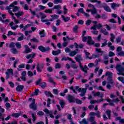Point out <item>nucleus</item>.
Here are the masks:
<instances>
[{
  "mask_svg": "<svg viewBox=\"0 0 124 124\" xmlns=\"http://www.w3.org/2000/svg\"><path fill=\"white\" fill-rule=\"evenodd\" d=\"M42 81V78H39L35 82L36 86H38L40 84H41V81Z\"/></svg>",
  "mask_w": 124,
  "mask_h": 124,
  "instance_id": "47",
  "label": "nucleus"
},
{
  "mask_svg": "<svg viewBox=\"0 0 124 124\" xmlns=\"http://www.w3.org/2000/svg\"><path fill=\"white\" fill-rule=\"evenodd\" d=\"M87 44L90 46H91L92 45H94V41L93 40V38L91 37V38L87 40Z\"/></svg>",
  "mask_w": 124,
  "mask_h": 124,
  "instance_id": "22",
  "label": "nucleus"
},
{
  "mask_svg": "<svg viewBox=\"0 0 124 124\" xmlns=\"http://www.w3.org/2000/svg\"><path fill=\"white\" fill-rule=\"evenodd\" d=\"M53 93L55 95L59 94V90H58V89H53Z\"/></svg>",
  "mask_w": 124,
  "mask_h": 124,
  "instance_id": "58",
  "label": "nucleus"
},
{
  "mask_svg": "<svg viewBox=\"0 0 124 124\" xmlns=\"http://www.w3.org/2000/svg\"><path fill=\"white\" fill-rule=\"evenodd\" d=\"M16 46L18 49H21V48H22V45L19 42H17L16 44Z\"/></svg>",
  "mask_w": 124,
  "mask_h": 124,
  "instance_id": "53",
  "label": "nucleus"
},
{
  "mask_svg": "<svg viewBox=\"0 0 124 124\" xmlns=\"http://www.w3.org/2000/svg\"><path fill=\"white\" fill-rule=\"evenodd\" d=\"M18 4V2L17 1H14L12 4H10V6L12 7H14L16 6L15 5H17Z\"/></svg>",
  "mask_w": 124,
  "mask_h": 124,
  "instance_id": "54",
  "label": "nucleus"
},
{
  "mask_svg": "<svg viewBox=\"0 0 124 124\" xmlns=\"http://www.w3.org/2000/svg\"><path fill=\"white\" fill-rule=\"evenodd\" d=\"M118 80H119V81H120L121 82H122V83H123V84H124V77H119L117 78Z\"/></svg>",
  "mask_w": 124,
  "mask_h": 124,
  "instance_id": "52",
  "label": "nucleus"
},
{
  "mask_svg": "<svg viewBox=\"0 0 124 124\" xmlns=\"http://www.w3.org/2000/svg\"><path fill=\"white\" fill-rule=\"evenodd\" d=\"M37 115L38 116H44V113L43 111H39L38 112H37Z\"/></svg>",
  "mask_w": 124,
  "mask_h": 124,
  "instance_id": "62",
  "label": "nucleus"
},
{
  "mask_svg": "<svg viewBox=\"0 0 124 124\" xmlns=\"http://www.w3.org/2000/svg\"><path fill=\"white\" fill-rule=\"evenodd\" d=\"M79 124H88L89 122L87 121V120L86 119H83L82 121H79Z\"/></svg>",
  "mask_w": 124,
  "mask_h": 124,
  "instance_id": "41",
  "label": "nucleus"
},
{
  "mask_svg": "<svg viewBox=\"0 0 124 124\" xmlns=\"http://www.w3.org/2000/svg\"><path fill=\"white\" fill-rule=\"evenodd\" d=\"M55 68L56 69H60L62 68V65L59 63H56L55 64Z\"/></svg>",
  "mask_w": 124,
  "mask_h": 124,
  "instance_id": "44",
  "label": "nucleus"
},
{
  "mask_svg": "<svg viewBox=\"0 0 124 124\" xmlns=\"http://www.w3.org/2000/svg\"><path fill=\"white\" fill-rule=\"evenodd\" d=\"M67 99L70 103H74L75 102V98L74 96L69 94L67 95Z\"/></svg>",
  "mask_w": 124,
  "mask_h": 124,
  "instance_id": "12",
  "label": "nucleus"
},
{
  "mask_svg": "<svg viewBox=\"0 0 124 124\" xmlns=\"http://www.w3.org/2000/svg\"><path fill=\"white\" fill-rule=\"evenodd\" d=\"M61 5H55L53 7L54 9H56V10L61 9Z\"/></svg>",
  "mask_w": 124,
  "mask_h": 124,
  "instance_id": "63",
  "label": "nucleus"
},
{
  "mask_svg": "<svg viewBox=\"0 0 124 124\" xmlns=\"http://www.w3.org/2000/svg\"><path fill=\"white\" fill-rule=\"evenodd\" d=\"M110 4V7L111 9H112L113 10H116V8L118 7H120V6L121 5L120 4L113 2Z\"/></svg>",
  "mask_w": 124,
  "mask_h": 124,
  "instance_id": "13",
  "label": "nucleus"
},
{
  "mask_svg": "<svg viewBox=\"0 0 124 124\" xmlns=\"http://www.w3.org/2000/svg\"><path fill=\"white\" fill-rule=\"evenodd\" d=\"M62 53V50L58 49L57 50H52V54L53 56H57V55H59V54H61Z\"/></svg>",
  "mask_w": 124,
  "mask_h": 124,
  "instance_id": "25",
  "label": "nucleus"
},
{
  "mask_svg": "<svg viewBox=\"0 0 124 124\" xmlns=\"http://www.w3.org/2000/svg\"><path fill=\"white\" fill-rule=\"evenodd\" d=\"M18 34H19V35H21V36L18 37L17 38V41H22V40H24V39H26V38H24L25 37V35H24V34L19 32Z\"/></svg>",
  "mask_w": 124,
  "mask_h": 124,
  "instance_id": "23",
  "label": "nucleus"
},
{
  "mask_svg": "<svg viewBox=\"0 0 124 124\" xmlns=\"http://www.w3.org/2000/svg\"><path fill=\"white\" fill-rule=\"evenodd\" d=\"M61 18L63 19V21L66 23V22H68L69 20H70V17L69 16H67L66 17H64V16L62 15L61 16Z\"/></svg>",
  "mask_w": 124,
  "mask_h": 124,
  "instance_id": "31",
  "label": "nucleus"
},
{
  "mask_svg": "<svg viewBox=\"0 0 124 124\" xmlns=\"http://www.w3.org/2000/svg\"><path fill=\"white\" fill-rule=\"evenodd\" d=\"M11 51L12 54H14V55L18 54V50H17V49L14 47L11 49Z\"/></svg>",
  "mask_w": 124,
  "mask_h": 124,
  "instance_id": "37",
  "label": "nucleus"
},
{
  "mask_svg": "<svg viewBox=\"0 0 124 124\" xmlns=\"http://www.w3.org/2000/svg\"><path fill=\"white\" fill-rule=\"evenodd\" d=\"M13 75V69H8L7 71L5 72L6 74V79H9L10 78V74Z\"/></svg>",
  "mask_w": 124,
  "mask_h": 124,
  "instance_id": "10",
  "label": "nucleus"
},
{
  "mask_svg": "<svg viewBox=\"0 0 124 124\" xmlns=\"http://www.w3.org/2000/svg\"><path fill=\"white\" fill-rule=\"evenodd\" d=\"M39 34L40 35V37H45L46 36V33H45V30H42L40 31Z\"/></svg>",
  "mask_w": 124,
  "mask_h": 124,
  "instance_id": "27",
  "label": "nucleus"
},
{
  "mask_svg": "<svg viewBox=\"0 0 124 124\" xmlns=\"http://www.w3.org/2000/svg\"><path fill=\"white\" fill-rule=\"evenodd\" d=\"M27 75H28L29 77H32L33 76V73L31 71H28L27 72Z\"/></svg>",
  "mask_w": 124,
  "mask_h": 124,
  "instance_id": "50",
  "label": "nucleus"
},
{
  "mask_svg": "<svg viewBox=\"0 0 124 124\" xmlns=\"http://www.w3.org/2000/svg\"><path fill=\"white\" fill-rule=\"evenodd\" d=\"M100 7L103 8L107 12H112V10L110 7L107 5V4L105 3H102L100 4Z\"/></svg>",
  "mask_w": 124,
  "mask_h": 124,
  "instance_id": "5",
  "label": "nucleus"
},
{
  "mask_svg": "<svg viewBox=\"0 0 124 124\" xmlns=\"http://www.w3.org/2000/svg\"><path fill=\"white\" fill-rule=\"evenodd\" d=\"M5 106H6V110H8L10 107H11V105H10V103H6L5 104Z\"/></svg>",
  "mask_w": 124,
  "mask_h": 124,
  "instance_id": "56",
  "label": "nucleus"
},
{
  "mask_svg": "<svg viewBox=\"0 0 124 124\" xmlns=\"http://www.w3.org/2000/svg\"><path fill=\"white\" fill-rule=\"evenodd\" d=\"M95 52L97 54L101 53V54L100 55V56H103V53H104V51H102V50H101V48H96L95 49Z\"/></svg>",
  "mask_w": 124,
  "mask_h": 124,
  "instance_id": "29",
  "label": "nucleus"
},
{
  "mask_svg": "<svg viewBox=\"0 0 124 124\" xmlns=\"http://www.w3.org/2000/svg\"><path fill=\"white\" fill-rule=\"evenodd\" d=\"M63 41L64 42L62 44L63 47H66L68 45V42L66 41V38L65 37H63Z\"/></svg>",
  "mask_w": 124,
  "mask_h": 124,
  "instance_id": "30",
  "label": "nucleus"
},
{
  "mask_svg": "<svg viewBox=\"0 0 124 124\" xmlns=\"http://www.w3.org/2000/svg\"><path fill=\"white\" fill-rule=\"evenodd\" d=\"M75 90H76V91H78V93H80L81 92V93L79 94V95L81 97L85 96V94L87 93V88H82L81 89V88H80L79 86H75Z\"/></svg>",
  "mask_w": 124,
  "mask_h": 124,
  "instance_id": "2",
  "label": "nucleus"
},
{
  "mask_svg": "<svg viewBox=\"0 0 124 124\" xmlns=\"http://www.w3.org/2000/svg\"><path fill=\"white\" fill-rule=\"evenodd\" d=\"M59 104H60V106L61 107V108H62V109H63V108H64V106L65 105V102H64V101H63L62 100H61L60 101Z\"/></svg>",
  "mask_w": 124,
  "mask_h": 124,
  "instance_id": "33",
  "label": "nucleus"
},
{
  "mask_svg": "<svg viewBox=\"0 0 124 124\" xmlns=\"http://www.w3.org/2000/svg\"><path fill=\"white\" fill-rule=\"evenodd\" d=\"M117 71L118 72L117 74L118 75H122L124 76V67H123L122 65L120 64H117L115 67Z\"/></svg>",
  "mask_w": 124,
  "mask_h": 124,
  "instance_id": "3",
  "label": "nucleus"
},
{
  "mask_svg": "<svg viewBox=\"0 0 124 124\" xmlns=\"http://www.w3.org/2000/svg\"><path fill=\"white\" fill-rule=\"evenodd\" d=\"M85 24H86V26H90V25H91V24H92V20H88L86 22Z\"/></svg>",
  "mask_w": 124,
  "mask_h": 124,
  "instance_id": "64",
  "label": "nucleus"
},
{
  "mask_svg": "<svg viewBox=\"0 0 124 124\" xmlns=\"http://www.w3.org/2000/svg\"><path fill=\"white\" fill-rule=\"evenodd\" d=\"M24 85H18L16 88V91L18 93H20L24 90Z\"/></svg>",
  "mask_w": 124,
  "mask_h": 124,
  "instance_id": "17",
  "label": "nucleus"
},
{
  "mask_svg": "<svg viewBox=\"0 0 124 124\" xmlns=\"http://www.w3.org/2000/svg\"><path fill=\"white\" fill-rule=\"evenodd\" d=\"M93 95L95 97H96V96H97L98 97H100L101 98H102L101 99L97 100V102H99V103L102 102V101H103L104 100V99H103V95H104L103 93H100V92H97L95 93H93Z\"/></svg>",
  "mask_w": 124,
  "mask_h": 124,
  "instance_id": "4",
  "label": "nucleus"
},
{
  "mask_svg": "<svg viewBox=\"0 0 124 124\" xmlns=\"http://www.w3.org/2000/svg\"><path fill=\"white\" fill-rule=\"evenodd\" d=\"M20 115L21 114L19 113H12L11 114V117H13V118H19Z\"/></svg>",
  "mask_w": 124,
  "mask_h": 124,
  "instance_id": "36",
  "label": "nucleus"
},
{
  "mask_svg": "<svg viewBox=\"0 0 124 124\" xmlns=\"http://www.w3.org/2000/svg\"><path fill=\"white\" fill-rule=\"evenodd\" d=\"M75 60L76 62H78L79 66H80L82 67V62H81L83 61V58H82V57L81 56V55L78 56L77 57L75 58Z\"/></svg>",
  "mask_w": 124,
  "mask_h": 124,
  "instance_id": "16",
  "label": "nucleus"
},
{
  "mask_svg": "<svg viewBox=\"0 0 124 124\" xmlns=\"http://www.w3.org/2000/svg\"><path fill=\"white\" fill-rule=\"evenodd\" d=\"M38 50L42 52V53H45L46 52H49L50 51V47L47 46L44 47L43 46H39L38 47Z\"/></svg>",
  "mask_w": 124,
  "mask_h": 124,
  "instance_id": "6",
  "label": "nucleus"
},
{
  "mask_svg": "<svg viewBox=\"0 0 124 124\" xmlns=\"http://www.w3.org/2000/svg\"><path fill=\"white\" fill-rule=\"evenodd\" d=\"M51 17L53 19V20H57V19H59L60 16L58 15H52L51 16Z\"/></svg>",
  "mask_w": 124,
  "mask_h": 124,
  "instance_id": "40",
  "label": "nucleus"
},
{
  "mask_svg": "<svg viewBox=\"0 0 124 124\" xmlns=\"http://www.w3.org/2000/svg\"><path fill=\"white\" fill-rule=\"evenodd\" d=\"M48 82L49 83H51V84H53L54 86H56V82L54 81V79H53L52 78H48Z\"/></svg>",
  "mask_w": 124,
  "mask_h": 124,
  "instance_id": "43",
  "label": "nucleus"
},
{
  "mask_svg": "<svg viewBox=\"0 0 124 124\" xmlns=\"http://www.w3.org/2000/svg\"><path fill=\"white\" fill-rule=\"evenodd\" d=\"M43 111L46 115H49V117H50L51 119H54V118H55V116L53 115V112L52 110H49L47 108H45Z\"/></svg>",
  "mask_w": 124,
  "mask_h": 124,
  "instance_id": "11",
  "label": "nucleus"
},
{
  "mask_svg": "<svg viewBox=\"0 0 124 124\" xmlns=\"http://www.w3.org/2000/svg\"><path fill=\"white\" fill-rule=\"evenodd\" d=\"M40 87L42 88V89H45L46 88V86H47V84L45 82H42L40 85Z\"/></svg>",
  "mask_w": 124,
  "mask_h": 124,
  "instance_id": "39",
  "label": "nucleus"
},
{
  "mask_svg": "<svg viewBox=\"0 0 124 124\" xmlns=\"http://www.w3.org/2000/svg\"><path fill=\"white\" fill-rule=\"evenodd\" d=\"M67 119L69 120L70 124H75V123H74L73 122V116H72V114H68L67 115Z\"/></svg>",
  "mask_w": 124,
  "mask_h": 124,
  "instance_id": "15",
  "label": "nucleus"
},
{
  "mask_svg": "<svg viewBox=\"0 0 124 124\" xmlns=\"http://www.w3.org/2000/svg\"><path fill=\"white\" fill-rule=\"evenodd\" d=\"M96 89L98 91H102V92H105V90L103 89V87H102V86H98Z\"/></svg>",
  "mask_w": 124,
  "mask_h": 124,
  "instance_id": "61",
  "label": "nucleus"
},
{
  "mask_svg": "<svg viewBox=\"0 0 124 124\" xmlns=\"http://www.w3.org/2000/svg\"><path fill=\"white\" fill-rule=\"evenodd\" d=\"M108 56L110 58H112V57H114V56H115V53L112 51H109L108 52Z\"/></svg>",
  "mask_w": 124,
  "mask_h": 124,
  "instance_id": "59",
  "label": "nucleus"
},
{
  "mask_svg": "<svg viewBox=\"0 0 124 124\" xmlns=\"http://www.w3.org/2000/svg\"><path fill=\"white\" fill-rule=\"evenodd\" d=\"M75 102H76L77 104L79 105L82 104V103H83V102H82V101L79 99H75Z\"/></svg>",
  "mask_w": 124,
  "mask_h": 124,
  "instance_id": "42",
  "label": "nucleus"
},
{
  "mask_svg": "<svg viewBox=\"0 0 124 124\" xmlns=\"http://www.w3.org/2000/svg\"><path fill=\"white\" fill-rule=\"evenodd\" d=\"M105 76L108 77L107 80L108 81V83L112 85L113 83V73L108 71L106 72L105 75H103L101 77V78L103 79Z\"/></svg>",
  "mask_w": 124,
  "mask_h": 124,
  "instance_id": "1",
  "label": "nucleus"
},
{
  "mask_svg": "<svg viewBox=\"0 0 124 124\" xmlns=\"http://www.w3.org/2000/svg\"><path fill=\"white\" fill-rule=\"evenodd\" d=\"M31 42H35V43H38L39 42V41L36 39V38H33L32 39H31L30 40Z\"/></svg>",
  "mask_w": 124,
  "mask_h": 124,
  "instance_id": "45",
  "label": "nucleus"
},
{
  "mask_svg": "<svg viewBox=\"0 0 124 124\" xmlns=\"http://www.w3.org/2000/svg\"><path fill=\"white\" fill-rule=\"evenodd\" d=\"M106 114L107 115L109 120H111V114H112V111L110 109H107L106 111Z\"/></svg>",
  "mask_w": 124,
  "mask_h": 124,
  "instance_id": "28",
  "label": "nucleus"
},
{
  "mask_svg": "<svg viewBox=\"0 0 124 124\" xmlns=\"http://www.w3.org/2000/svg\"><path fill=\"white\" fill-rule=\"evenodd\" d=\"M78 51H79V49H75L74 51H72L70 52V56L71 57H74V56H75V55H76V54L78 53Z\"/></svg>",
  "mask_w": 124,
  "mask_h": 124,
  "instance_id": "26",
  "label": "nucleus"
},
{
  "mask_svg": "<svg viewBox=\"0 0 124 124\" xmlns=\"http://www.w3.org/2000/svg\"><path fill=\"white\" fill-rule=\"evenodd\" d=\"M35 55L36 54L34 53H32L31 54H28L26 56V59H27V60H29L30 59H33V58H34L35 57Z\"/></svg>",
  "mask_w": 124,
  "mask_h": 124,
  "instance_id": "24",
  "label": "nucleus"
},
{
  "mask_svg": "<svg viewBox=\"0 0 124 124\" xmlns=\"http://www.w3.org/2000/svg\"><path fill=\"white\" fill-rule=\"evenodd\" d=\"M13 7V12H17L19 10V7L18 6H15Z\"/></svg>",
  "mask_w": 124,
  "mask_h": 124,
  "instance_id": "49",
  "label": "nucleus"
},
{
  "mask_svg": "<svg viewBox=\"0 0 124 124\" xmlns=\"http://www.w3.org/2000/svg\"><path fill=\"white\" fill-rule=\"evenodd\" d=\"M116 51L118 53L117 54H116V56L118 57H122L124 56V51H123V48L121 46L117 47Z\"/></svg>",
  "mask_w": 124,
  "mask_h": 124,
  "instance_id": "7",
  "label": "nucleus"
},
{
  "mask_svg": "<svg viewBox=\"0 0 124 124\" xmlns=\"http://www.w3.org/2000/svg\"><path fill=\"white\" fill-rule=\"evenodd\" d=\"M78 12H79V13H81L82 14H84V13H85V11L84 10V9L82 8L78 9Z\"/></svg>",
  "mask_w": 124,
  "mask_h": 124,
  "instance_id": "57",
  "label": "nucleus"
},
{
  "mask_svg": "<svg viewBox=\"0 0 124 124\" xmlns=\"http://www.w3.org/2000/svg\"><path fill=\"white\" fill-rule=\"evenodd\" d=\"M110 36H111V37L110 38V41L112 43H114V42H115V41L114 40V39H115V35H114V34L111 33L110 34Z\"/></svg>",
  "mask_w": 124,
  "mask_h": 124,
  "instance_id": "35",
  "label": "nucleus"
},
{
  "mask_svg": "<svg viewBox=\"0 0 124 124\" xmlns=\"http://www.w3.org/2000/svg\"><path fill=\"white\" fill-rule=\"evenodd\" d=\"M45 13H49L50 14H52V13H53V10H52L51 9H46L45 11Z\"/></svg>",
  "mask_w": 124,
  "mask_h": 124,
  "instance_id": "60",
  "label": "nucleus"
},
{
  "mask_svg": "<svg viewBox=\"0 0 124 124\" xmlns=\"http://www.w3.org/2000/svg\"><path fill=\"white\" fill-rule=\"evenodd\" d=\"M31 116L32 117V120L33 122L36 121V115H34V113H31Z\"/></svg>",
  "mask_w": 124,
  "mask_h": 124,
  "instance_id": "48",
  "label": "nucleus"
},
{
  "mask_svg": "<svg viewBox=\"0 0 124 124\" xmlns=\"http://www.w3.org/2000/svg\"><path fill=\"white\" fill-rule=\"evenodd\" d=\"M102 27L103 26L101 24L99 23L98 24L93 25V26L91 28V30H93L94 31L96 30V29H97V30H100V29L102 28Z\"/></svg>",
  "mask_w": 124,
  "mask_h": 124,
  "instance_id": "14",
  "label": "nucleus"
},
{
  "mask_svg": "<svg viewBox=\"0 0 124 124\" xmlns=\"http://www.w3.org/2000/svg\"><path fill=\"white\" fill-rule=\"evenodd\" d=\"M14 25V22L13 21H12L10 23L9 26L11 27L12 30H13L14 31H15L17 29V28H19V26L18 25H15V26H13Z\"/></svg>",
  "mask_w": 124,
  "mask_h": 124,
  "instance_id": "20",
  "label": "nucleus"
},
{
  "mask_svg": "<svg viewBox=\"0 0 124 124\" xmlns=\"http://www.w3.org/2000/svg\"><path fill=\"white\" fill-rule=\"evenodd\" d=\"M81 66H79V67L80 69L82 70V71H83V72H84L85 73H87L88 70H89L88 66H87L86 65H84V67L83 65H82V64H81Z\"/></svg>",
  "mask_w": 124,
  "mask_h": 124,
  "instance_id": "18",
  "label": "nucleus"
},
{
  "mask_svg": "<svg viewBox=\"0 0 124 124\" xmlns=\"http://www.w3.org/2000/svg\"><path fill=\"white\" fill-rule=\"evenodd\" d=\"M70 61V62H72V63H75V62L73 61L72 59L69 58V57H65V56H64L62 58L61 61H65V62H66V61Z\"/></svg>",
  "mask_w": 124,
  "mask_h": 124,
  "instance_id": "19",
  "label": "nucleus"
},
{
  "mask_svg": "<svg viewBox=\"0 0 124 124\" xmlns=\"http://www.w3.org/2000/svg\"><path fill=\"white\" fill-rule=\"evenodd\" d=\"M63 9L64 10V12H63L64 15L67 14V11H68V10L66 9V6H64Z\"/></svg>",
  "mask_w": 124,
  "mask_h": 124,
  "instance_id": "55",
  "label": "nucleus"
},
{
  "mask_svg": "<svg viewBox=\"0 0 124 124\" xmlns=\"http://www.w3.org/2000/svg\"><path fill=\"white\" fill-rule=\"evenodd\" d=\"M45 94L48 97L50 96V97H54V95H53V94L50 91H45Z\"/></svg>",
  "mask_w": 124,
  "mask_h": 124,
  "instance_id": "32",
  "label": "nucleus"
},
{
  "mask_svg": "<svg viewBox=\"0 0 124 124\" xmlns=\"http://www.w3.org/2000/svg\"><path fill=\"white\" fill-rule=\"evenodd\" d=\"M44 68V63L39 64V62H37L36 69L37 72H42V69Z\"/></svg>",
  "mask_w": 124,
  "mask_h": 124,
  "instance_id": "9",
  "label": "nucleus"
},
{
  "mask_svg": "<svg viewBox=\"0 0 124 124\" xmlns=\"http://www.w3.org/2000/svg\"><path fill=\"white\" fill-rule=\"evenodd\" d=\"M30 109H32L34 111H36L37 109V106L35 105V100L33 99L32 103L29 105Z\"/></svg>",
  "mask_w": 124,
  "mask_h": 124,
  "instance_id": "8",
  "label": "nucleus"
},
{
  "mask_svg": "<svg viewBox=\"0 0 124 124\" xmlns=\"http://www.w3.org/2000/svg\"><path fill=\"white\" fill-rule=\"evenodd\" d=\"M81 37L82 38V41L83 42H86V41L89 40V39L91 38V36H83V37Z\"/></svg>",
  "mask_w": 124,
  "mask_h": 124,
  "instance_id": "38",
  "label": "nucleus"
},
{
  "mask_svg": "<svg viewBox=\"0 0 124 124\" xmlns=\"http://www.w3.org/2000/svg\"><path fill=\"white\" fill-rule=\"evenodd\" d=\"M32 51L31 49V48H27L25 49V50L24 51V54H29V53H31Z\"/></svg>",
  "mask_w": 124,
  "mask_h": 124,
  "instance_id": "51",
  "label": "nucleus"
},
{
  "mask_svg": "<svg viewBox=\"0 0 124 124\" xmlns=\"http://www.w3.org/2000/svg\"><path fill=\"white\" fill-rule=\"evenodd\" d=\"M22 15H24V13H23V12H19L18 13L15 14V16H17V17H21Z\"/></svg>",
  "mask_w": 124,
  "mask_h": 124,
  "instance_id": "46",
  "label": "nucleus"
},
{
  "mask_svg": "<svg viewBox=\"0 0 124 124\" xmlns=\"http://www.w3.org/2000/svg\"><path fill=\"white\" fill-rule=\"evenodd\" d=\"M79 29V26L78 25H76L74 26L73 29V31L75 33H77L78 32V29Z\"/></svg>",
  "mask_w": 124,
  "mask_h": 124,
  "instance_id": "34",
  "label": "nucleus"
},
{
  "mask_svg": "<svg viewBox=\"0 0 124 124\" xmlns=\"http://www.w3.org/2000/svg\"><path fill=\"white\" fill-rule=\"evenodd\" d=\"M30 12H31V14H32V15H33V16H35V12H38L39 11H40V9L38 8H36L34 10V11H32V10H31V9H29Z\"/></svg>",
  "mask_w": 124,
  "mask_h": 124,
  "instance_id": "21",
  "label": "nucleus"
}]
</instances>
